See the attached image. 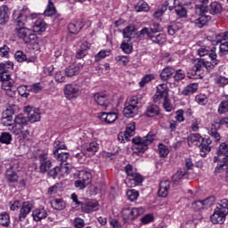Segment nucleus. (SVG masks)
<instances>
[{
    "label": "nucleus",
    "mask_w": 228,
    "mask_h": 228,
    "mask_svg": "<svg viewBox=\"0 0 228 228\" xmlns=\"http://www.w3.org/2000/svg\"><path fill=\"white\" fill-rule=\"evenodd\" d=\"M209 0H200V4L195 5V13L191 17V22L196 28H204L211 20V15L208 14V4Z\"/></svg>",
    "instance_id": "1"
},
{
    "label": "nucleus",
    "mask_w": 228,
    "mask_h": 228,
    "mask_svg": "<svg viewBox=\"0 0 228 228\" xmlns=\"http://www.w3.org/2000/svg\"><path fill=\"white\" fill-rule=\"evenodd\" d=\"M187 143L189 147H200V156L204 157L208 152L211 151V139H204L200 134H191L187 138Z\"/></svg>",
    "instance_id": "2"
},
{
    "label": "nucleus",
    "mask_w": 228,
    "mask_h": 228,
    "mask_svg": "<svg viewBox=\"0 0 228 228\" xmlns=\"http://www.w3.org/2000/svg\"><path fill=\"white\" fill-rule=\"evenodd\" d=\"M154 138H156V134H152V132H149L148 134L144 137H134L132 139L134 143L132 149L135 154H140V152L143 153L145 151L149 149V145L154 142Z\"/></svg>",
    "instance_id": "3"
},
{
    "label": "nucleus",
    "mask_w": 228,
    "mask_h": 228,
    "mask_svg": "<svg viewBox=\"0 0 228 228\" xmlns=\"http://www.w3.org/2000/svg\"><path fill=\"white\" fill-rule=\"evenodd\" d=\"M209 60L208 58L196 59L194 61V69L200 71V69L206 67L208 70L215 69L216 65L220 63V60L216 59V53H212L209 54Z\"/></svg>",
    "instance_id": "4"
},
{
    "label": "nucleus",
    "mask_w": 228,
    "mask_h": 228,
    "mask_svg": "<svg viewBox=\"0 0 228 228\" xmlns=\"http://www.w3.org/2000/svg\"><path fill=\"white\" fill-rule=\"evenodd\" d=\"M14 31L17 37H20V40H23L27 45H33V44H37V34L33 33V30L26 27H22L15 28Z\"/></svg>",
    "instance_id": "5"
},
{
    "label": "nucleus",
    "mask_w": 228,
    "mask_h": 228,
    "mask_svg": "<svg viewBox=\"0 0 228 228\" xmlns=\"http://www.w3.org/2000/svg\"><path fill=\"white\" fill-rule=\"evenodd\" d=\"M14 31L17 37H20V40H23L27 45H33V44H37V34L33 33V30L26 27H22L15 28Z\"/></svg>",
    "instance_id": "6"
},
{
    "label": "nucleus",
    "mask_w": 228,
    "mask_h": 228,
    "mask_svg": "<svg viewBox=\"0 0 228 228\" xmlns=\"http://www.w3.org/2000/svg\"><path fill=\"white\" fill-rule=\"evenodd\" d=\"M217 156H224L223 161H221L215 169V174H222L225 170V167H228V143L222 142L217 149Z\"/></svg>",
    "instance_id": "7"
},
{
    "label": "nucleus",
    "mask_w": 228,
    "mask_h": 228,
    "mask_svg": "<svg viewBox=\"0 0 228 228\" xmlns=\"http://www.w3.org/2000/svg\"><path fill=\"white\" fill-rule=\"evenodd\" d=\"M28 122L29 120L28 118L22 114L15 116L13 119V126L11 127V133L16 135L20 134V133H22V129L28 126Z\"/></svg>",
    "instance_id": "8"
},
{
    "label": "nucleus",
    "mask_w": 228,
    "mask_h": 228,
    "mask_svg": "<svg viewBox=\"0 0 228 228\" xmlns=\"http://www.w3.org/2000/svg\"><path fill=\"white\" fill-rule=\"evenodd\" d=\"M145 209L143 208H125L121 211L123 219L126 222H129V220L132 222L134 218L143 215Z\"/></svg>",
    "instance_id": "9"
},
{
    "label": "nucleus",
    "mask_w": 228,
    "mask_h": 228,
    "mask_svg": "<svg viewBox=\"0 0 228 228\" xmlns=\"http://www.w3.org/2000/svg\"><path fill=\"white\" fill-rule=\"evenodd\" d=\"M28 9H23L20 12H13L12 19L14 21L15 29H19V28H26V22H28Z\"/></svg>",
    "instance_id": "10"
},
{
    "label": "nucleus",
    "mask_w": 228,
    "mask_h": 228,
    "mask_svg": "<svg viewBox=\"0 0 228 228\" xmlns=\"http://www.w3.org/2000/svg\"><path fill=\"white\" fill-rule=\"evenodd\" d=\"M37 159L39 161V172L41 174H45L53 167V162L49 159L47 152H43L37 155Z\"/></svg>",
    "instance_id": "11"
},
{
    "label": "nucleus",
    "mask_w": 228,
    "mask_h": 228,
    "mask_svg": "<svg viewBox=\"0 0 228 228\" xmlns=\"http://www.w3.org/2000/svg\"><path fill=\"white\" fill-rule=\"evenodd\" d=\"M138 100L136 98H131L130 102L125 105L123 114L126 118H133V117L138 115Z\"/></svg>",
    "instance_id": "12"
},
{
    "label": "nucleus",
    "mask_w": 228,
    "mask_h": 228,
    "mask_svg": "<svg viewBox=\"0 0 228 228\" xmlns=\"http://www.w3.org/2000/svg\"><path fill=\"white\" fill-rule=\"evenodd\" d=\"M24 112L27 113V118L28 122H31V124H35V122H40V118H42V113L40 112V109L38 108L26 106L24 108Z\"/></svg>",
    "instance_id": "13"
},
{
    "label": "nucleus",
    "mask_w": 228,
    "mask_h": 228,
    "mask_svg": "<svg viewBox=\"0 0 228 228\" xmlns=\"http://www.w3.org/2000/svg\"><path fill=\"white\" fill-rule=\"evenodd\" d=\"M1 119V124H3L5 127H8L9 131H12V127H13V118L12 115H15V110L13 108L9 107L4 112V116Z\"/></svg>",
    "instance_id": "14"
},
{
    "label": "nucleus",
    "mask_w": 228,
    "mask_h": 228,
    "mask_svg": "<svg viewBox=\"0 0 228 228\" xmlns=\"http://www.w3.org/2000/svg\"><path fill=\"white\" fill-rule=\"evenodd\" d=\"M82 213H94V211H99V201L95 200H87L82 203Z\"/></svg>",
    "instance_id": "15"
},
{
    "label": "nucleus",
    "mask_w": 228,
    "mask_h": 228,
    "mask_svg": "<svg viewBox=\"0 0 228 228\" xmlns=\"http://www.w3.org/2000/svg\"><path fill=\"white\" fill-rule=\"evenodd\" d=\"M94 101L99 106H102L104 110L110 106V101L108 100V95L102 93H96L94 94Z\"/></svg>",
    "instance_id": "16"
},
{
    "label": "nucleus",
    "mask_w": 228,
    "mask_h": 228,
    "mask_svg": "<svg viewBox=\"0 0 228 228\" xmlns=\"http://www.w3.org/2000/svg\"><path fill=\"white\" fill-rule=\"evenodd\" d=\"M31 209H33V204L29 203V201H25L22 203L19 214L20 222H24L26 220V216L31 213Z\"/></svg>",
    "instance_id": "17"
},
{
    "label": "nucleus",
    "mask_w": 228,
    "mask_h": 228,
    "mask_svg": "<svg viewBox=\"0 0 228 228\" xmlns=\"http://www.w3.org/2000/svg\"><path fill=\"white\" fill-rule=\"evenodd\" d=\"M79 86L68 84L65 86L64 94L67 99H74L76 95H79Z\"/></svg>",
    "instance_id": "18"
},
{
    "label": "nucleus",
    "mask_w": 228,
    "mask_h": 228,
    "mask_svg": "<svg viewBox=\"0 0 228 228\" xmlns=\"http://www.w3.org/2000/svg\"><path fill=\"white\" fill-rule=\"evenodd\" d=\"M69 167H67V164L65 166L63 164L57 166L51 169L47 175L48 177H53V179H56L58 177L59 174H69V170H67Z\"/></svg>",
    "instance_id": "19"
},
{
    "label": "nucleus",
    "mask_w": 228,
    "mask_h": 228,
    "mask_svg": "<svg viewBox=\"0 0 228 228\" xmlns=\"http://www.w3.org/2000/svg\"><path fill=\"white\" fill-rule=\"evenodd\" d=\"M84 65L83 63L79 62L77 64L74 63L69 65L68 68L65 69L66 76L68 77H72V76H77L81 69H83Z\"/></svg>",
    "instance_id": "20"
},
{
    "label": "nucleus",
    "mask_w": 228,
    "mask_h": 228,
    "mask_svg": "<svg viewBox=\"0 0 228 228\" xmlns=\"http://www.w3.org/2000/svg\"><path fill=\"white\" fill-rule=\"evenodd\" d=\"M143 183V177L137 173H134L130 178L126 180V184L129 188H134V186H138V184H142Z\"/></svg>",
    "instance_id": "21"
},
{
    "label": "nucleus",
    "mask_w": 228,
    "mask_h": 228,
    "mask_svg": "<svg viewBox=\"0 0 228 228\" xmlns=\"http://www.w3.org/2000/svg\"><path fill=\"white\" fill-rule=\"evenodd\" d=\"M224 10V7L222 6V4L220 2L214 1L210 3L209 6L208 7V15H220L222 14V12Z\"/></svg>",
    "instance_id": "22"
},
{
    "label": "nucleus",
    "mask_w": 228,
    "mask_h": 228,
    "mask_svg": "<svg viewBox=\"0 0 228 228\" xmlns=\"http://www.w3.org/2000/svg\"><path fill=\"white\" fill-rule=\"evenodd\" d=\"M53 158H55L57 160L60 161V165H63L65 167H68L67 170L69 172L70 170V166L69 163H67V159H69V152H60V153H57V151H53Z\"/></svg>",
    "instance_id": "23"
},
{
    "label": "nucleus",
    "mask_w": 228,
    "mask_h": 228,
    "mask_svg": "<svg viewBox=\"0 0 228 228\" xmlns=\"http://www.w3.org/2000/svg\"><path fill=\"white\" fill-rule=\"evenodd\" d=\"M14 58L19 63H22V61H27V63H35V61H37V57L28 58L22 51H17L14 54Z\"/></svg>",
    "instance_id": "24"
},
{
    "label": "nucleus",
    "mask_w": 228,
    "mask_h": 228,
    "mask_svg": "<svg viewBox=\"0 0 228 228\" xmlns=\"http://www.w3.org/2000/svg\"><path fill=\"white\" fill-rule=\"evenodd\" d=\"M168 2L174 3L175 12L180 19H184L188 15V11L183 5H179V0H168Z\"/></svg>",
    "instance_id": "25"
},
{
    "label": "nucleus",
    "mask_w": 228,
    "mask_h": 228,
    "mask_svg": "<svg viewBox=\"0 0 228 228\" xmlns=\"http://www.w3.org/2000/svg\"><path fill=\"white\" fill-rule=\"evenodd\" d=\"M138 28L136 27L130 25L127 26L126 28L123 29V37L131 40L135 37H138Z\"/></svg>",
    "instance_id": "26"
},
{
    "label": "nucleus",
    "mask_w": 228,
    "mask_h": 228,
    "mask_svg": "<svg viewBox=\"0 0 228 228\" xmlns=\"http://www.w3.org/2000/svg\"><path fill=\"white\" fill-rule=\"evenodd\" d=\"M47 29V24L45 21L42 19H38L35 21L33 26V31L35 33H37V35H42Z\"/></svg>",
    "instance_id": "27"
},
{
    "label": "nucleus",
    "mask_w": 228,
    "mask_h": 228,
    "mask_svg": "<svg viewBox=\"0 0 228 228\" xmlns=\"http://www.w3.org/2000/svg\"><path fill=\"white\" fill-rule=\"evenodd\" d=\"M168 190H170V181L165 180L160 182L159 189V197H167L168 196Z\"/></svg>",
    "instance_id": "28"
},
{
    "label": "nucleus",
    "mask_w": 228,
    "mask_h": 228,
    "mask_svg": "<svg viewBox=\"0 0 228 228\" xmlns=\"http://www.w3.org/2000/svg\"><path fill=\"white\" fill-rule=\"evenodd\" d=\"M117 118H118V115L115 112H102L100 117V120H102V122H106V124H113Z\"/></svg>",
    "instance_id": "29"
},
{
    "label": "nucleus",
    "mask_w": 228,
    "mask_h": 228,
    "mask_svg": "<svg viewBox=\"0 0 228 228\" xmlns=\"http://www.w3.org/2000/svg\"><path fill=\"white\" fill-rule=\"evenodd\" d=\"M225 216L226 215H224V213L219 212V210L215 209L214 214L210 216V220L213 224H224L225 222Z\"/></svg>",
    "instance_id": "30"
},
{
    "label": "nucleus",
    "mask_w": 228,
    "mask_h": 228,
    "mask_svg": "<svg viewBox=\"0 0 228 228\" xmlns=\"http://www.w3.org/2000/svg\"><path fill=\"white\" fill-rule=\"evenodd\" d=\"M32 216L35 222H40L41 220L47 218V211H45V208H37L33 210Z\"/></svg>",
    "instance_id": "31"
},
{
    "label": "nucleus",
    "mask_w": 228,
    "mask_h": 228,
    "mask_svg": "<svg viewBox=\"0 0 228 228\" xmlns=\"http://www.w3.org/2000/svg\"><path fill=\"white\" fill-rule=\"evenodd\" d=\"M9 8L6 5H4L0 9V26H3L10 20V15L8 14Z\"/></svg>",
    "instance_id": "32"
},
{
    "label": "nucleus",
    "mask_w": 228,
    "mask_h": 228,
    "mask_svg": "<svg viewBox=\"0 0 228 228\" xmlns=\"http://www.w3.org/2000/svg\"><path fill=\"white\" fill-rule=\"evenodd\" d=\"M68 29L71 35H77L83 29V23L81 21L71 22L68 25Z\"/></svg>",
    "instance_id": "33"
},
{
    "label": "nucleus",
    "mask_w": 228,
    "mask_h": 228,
    "mask_svg": "<svg viewBox=\"0 0 228 228\" xmlns=\"http://www.w3.org/2000/svg\"><path fill=\"white\" fill-rule=\"evenodd\" d=\"M51 206L55 211H63V208L67 207V204L61 199H55L51 201Z\"/></svg>",
    "instance_id": "34"
},
{
    "label": "nucleus",
    "mask_w": 228,
    "mask_h": 228,
    "mask_svg": "<svg viewBox=\"0 0 228 228\" xmlns=\"http://www.w3.org/2000/svg\"><path fill=\"white\" fill-rule=\"evenodd\" d=\"M174 72H175V69L172 67H167L165 68L162 72L160 73V79L162 81H168L172 76H174Z\"/></svg>",
    "instance_id": "35"
},
{
    "label": "nucleus",
    "mask_w": 228,
    "mask_h": 228,
    "mask_svg": "<svg viewBox=\"0 0 228 228\" xmlns=\"http://www.w3.org/2000/svg\"><path fill=\"white\" fill-rule=\"evenodd\" d=\"M78 179L88 186V184L92 183V173L86 170H82L78 173Z\"/></svg>",
    "instance_id": "36"
},
{
    "label": "nucleus",
    "mask_w": 228,
    "mask_h": 228,
    "mask_svg": "<svg viewBox=\"0 0 228 228\" xmlns=\"http://www.w3.org/2000/svg\"><path fill=\"white\" fill-rule=\"evenodd\" d=\"M5 177L9 183H17V181H19V175L15 171H13V167H11L6 170Z\"/></svg>",
    "instance_id": "37"
},
{
    "label": "nucleus",
    "mask_w": 228,
    "mask_h": 228,
    "mask_svg": "<svg viewBox=\"0 0 228 228\" xmlns=\"http://www.w3.org/2000/svg\"><path fill=\"white\" fill-rule=\"evenodd\" d=\"M146 117H156L159 115V107L156 104L149 105L145 111Z\"/></svg>",
    "instance_id": "38"
},
{
    "label": "nucleus",
    "mask_w": 228,
    "mask_h": 228,
    "mask_svg": "<svg viewBox=\"0 0 228 228\" xmlns=\"http://www.w3.org/2000/svg\"><path fill=\"white\" fill-rule=\"evenodd\" d=\"M97 151H99V143L94 142H91L88 147L86 149V156H88V158H90V156H94V154H95V152H97Z\"/></svg>",
    "instance_id": "39"
},
{
    "label": "nucleus",
    "mask_w": 228,
    "mask_h": 228,
    "mask_svg": "<svg viewBox=\"0 0 228 228\" xmlns=\"http://www.w3.org/2000/svg\"><path fill=\"white\" fill-rule=\"evenodd\" d=\"M216 210L219 211L220 213H223V215H228V200H222L220 203L217 204V207L216 208Z\"/></svg>",
    "instance_id": "40"
},
{
    "label": "nucleus",
    "mask_w": 228,
    "mask_h": 228,
    "mask_svg": "<svg viewBox=\"0 0 228 228\" xmlns=\"http://www.w3.org/2000/svg\"><path fill=\"white\" fill-rule=\"evenodd\" d=\"M150 40H151V42H153L154 44H165V42L167 41V37L165 36V34H151V37H150Z\"/></svg>",
    "instance_id": "41"
},
{
    "label": "nucleus",
    "mask_w": 228,
    "mask_h": 228,
    "mask_svg": "<svg viewBox=\"0 0 228 228\" xmlns=\"http://www.w3.org/2000/svg\"><path fill=\"white\" fill-rule=\"evenodd\" d=\"M215 51H216V47H212V49L209 51L208 49H206L205 47H200L198 50V54L199 56H200L201 58H208V61L209 60V54H213V53H216Z\"/></svg>",
    "instance_id": "42"
},
{
    "label": "nucleus",
    "mask_w": 228,
    "mask_h": 228,
    "mask_svg": "<svg viewBox=\"0 0 228 228\" xmlns=\"http://www.w3.org/2000/svg\"><path fill=\"white\" fill-rule=\"evenodd\" d=\"M199 90V85L197 84H190L187 86L183 91V95H191V94H195Z\"/></svg>",
    "instance_id": "43"
},
{
    "label": "nucleus",
    "mask_w": 228,
    "mask_h": 228,
    "mask_svg": "<svg viewBox=\"0 0 228 228\" xmlns=\"http://www.w3.org/2000/svg\"><path fill=\"white\" fill-rule=\"evenodd\" d=\"M152 35H154L152 32V28H149L147 27H144L141 31L137 32L138 38H143V37H147L151 39Z\"/></svg>",
    "instance_id": "44"
},
{
    "label": "nucleus",
    "mask_w": 228,
    "mask_h": 228,
    "mask_svg": "<svg viewBox=\"0 0 228 228\" xmlns=\"http://www.w3.org/2000/svg\"><path fill=\"white\" fill-rule=\"evenodd\" d=\"M135 133L136 125L134 124V122L128 124L125 131V134L127 136V138L129 139L131 138V136H134Z\"/></svg>",
    "instance_id": "45"
},
{
    "label": "nucleus",
    "mask_w": 228,
    "mask_h": 228,
    "mask_svg": "<svg viewBox=\"0 0 228 228\" xmlns=\"http://www.w3.org/2000/svg\"><path fill=\"white\" fill-rule=\"evenodd\" d=\"M217 111L220 115H223V113H228V94L225 95V100L220 102Z\"/></svg>",
    "instance_id": "46"
},
{
    "label": "nucleus",
    "mask_w": 228,
    "mask_h": 228,
    "mask_svg": "<svg viewBox=\"0 0 228 228\" xmlns=\"http://www.w3.org/2000/svg\"><path fill=\"white\" fill-rule=\"evenodd\" d=\"M56 13V8L54 7V4L52 0L48 1V5L45 11V15L46 17H51Z\"/></svg>",
    "instance_id": "47"
},
{
    "label": "nucleus",
    "mask_w": 228,
    "mask_h": 228,
    "mask_svg": "<svg viewBox=\"0 0 228 228\" xmlns=\"http://www.w3.org/2000/svg\"><path fill=\"white\" fill-rule=\"evenodd\" d=\"M126 197L128 198V200H131V202H134V200H137L138 197H140V193L138 192V191L131 189L126 191Z\"/></svg>",
    "instance_id": "48"
},
{
    "label": "nucleus",
    "mask_w": 228,
    "mask_h": 228,
    "mask_svg": "<svg viewBox=\"0 0 228 228\" xmlns=\"http://www.w3.org/2000/svg\"><path fill=\"white\" fill-rule=\"evenodd\" d=\"M168 4H169V2L168 1H166L164 3V4L162 5L161 9L156 11L154 13H153V17L155 19H159V17H163V13H165L167 12V8H168Z\"/></svg>",
    "instance_id": "49"
},
{
    "label": "nucleus",
    "mask_w": 228,
    "mask_h": 228,
    "mask_svg": "<svg viewBox=\"0 0 228 228\" xmlns=\"http://www.w3.org/2000/svg\"><path fill=\"white\" fill-rule=\"evenodd\" d=\"M181 28V23H172L171 25L167 26V33L171 37H174L179 28Z\"/></svg>",
    "instance_id": "50"
},
{
    "label": "nucleus",
    "mask_w": 228,
    "mask_h": 228,
    "mask_svg": "<svg viewBox=\"0 0 228 228\" xmlns=\"http://www.w3.org/2000/svg\"><path fill=\"white\" fill-rule=\"evenodd\" d=\"M0 225L3 227H8V225H10V215L6 212L0 215Z\"/></svg>",
    "instance_id": "51"
},
{
    "label": "nucleus",
    "mask_w": 228,
    "mask_h": 228,
    "mask_svg": "<svg viewBox=\"0 0 228 228\" xmlns=\"http://www.w3.org/2000/svg\"><path fill=\"white\" fill-rule=\"evenodd\" d=\"M12 142V134L8 132H3L0 135V143H5L6 145H10Z\"/></svg>",
    "instance_id": "52"
},
{
    "label": "nucleus",
    "mask_w": 228,
    "mask_h": 228,
    "mask_svg": "<svg viewBox=\"0 0 228 228\" xmlns=\"http://www.w3.org/2000/svg\"><path fill=\"white\" fill-rule=\"evenodd\" d=\"M67 149V145L65 143L60 142V141H55L53 142V152L60 153L61 151H65Z\"/></svg>",
    "instance_id": "53"
},
{
    "label": "nucleus",
    "mask_w": 228,
    "mask_h": 228,
    "mask_svg": "<svg viewBox=\"0 0 228 228\" xmlns=\"http://www.w3.org/2000/svg\"><path fill=\"white\" fill-rule=\"evenodd\" d=\"M136 12H149V4L144 1H139L135 6Z\"/></svg>",
    "instance_id": "54"
},
{
    "label": "nucleus",
    "mask_w": 228,
    "mask_h": 228,
    "mask_svg": "<svg viewBox=\"0 0 228 228\" xmlns=\"http://www.w3.org/2000/svg\"><path fill=\"white\" fill-rule=\"evenodd\" d=\"M115 61L119 65L126 66V65H127V63H129V57L128 56H124V55H118V56L115 57Z\"/></svg>",
    "instance_id": "55"
},
{
    "label": "nucleus",
    "mask_w": 228,
    "mask_h": 228,
    "mask_svg": "<svg viewBox=\"0 0 228 228\" xmlns=\"http://www.w3.org/2000/svg\"><path fill=\"white\" fill-rule=\"evenodd\" d=\"M159 154L160 158H167V156H168V148L165 144L159 143Z\"/></svg>",
    "instance_id": "56"
},
{
    "label": "nucleus",
    "mask_w": 228,
    "mask_h": 228,
    "mask_svg": "<svg viewBox=\"0 0 228 228\" xmlns=\"http://www.w3.org/2000/svg\"><path fill=\"white\" fill-rule=\"evenodd\" d=\"M152 79H154V75H145L139 82V86H141V88H143V86H145V85H147L148 83H151Z\"/></svg>",
    "instance_id": "57"
},
{
    "label": "nucleus",
    "mask_w": 228,
    "mask_h": 228,
    "mask_svg": "<svg viewBox=\"0 0 228 228\" xmlns=\"http://www.w3.org/2000/svg\"><path fill=\"white\" fill-rule=\"evenodd\" d=\"M65 79H67V73L64 71H57L55 73V80L58 83H64Z\"/></svg>",
    "instance_id": "58"
},
{
    "label": "nucleus",
    "mask_w": 228,
    "mask_h": 228,
    "mask_svg": "<svg viewBox=\"0 0 228 228\" xmlns=\"http://www.w3.org/2000/svg\"><path fill=\"white\" fill-rule=\"evenodd\" d=\"M41 90H44V86H42L40 83L33 84L28 88V92H32V94H40Z\"/></svg>",
    "instance_id": "59"
},
{
    "label": "nucleus",
    "mask_w": 228,
    "mask_h": 228,
    "mask_svg": "<svg viewBox=\"0 0 228 228\" xmlns=\"http://www.w3.org/2000/svg\"><path fill=\"white\" fill-rule=\"evenodd\" d=\"M157 92L160 93L162 95L168 97V86L167 84H160L157 86Z\"/></svg>",
    "instance_id": "60"
},
{
    "label": "nucleus",
    "mask_w": 228,
    "mask_h": 228,
    "mask_svg": "<svg viewBox=\"0 0 228 228\" xmlns=\"http://www.w3.org/2000/svg\"><path fill=\"white\" fill-rule=\"evenodd\" d=\"M186 174L185 170H178L176 172V174H175L172 177V181L175 183H179L181 181V179H183V177L184 176V175Z\"/></svg>",
    "instance_id": "61"
},
{
    "label": "nucleus",
    "mask_w": 228,
    "mask_h": 228,
    "mask_svg": "<svg viewBox=\"0 0 228 228\" xmlns=\"http://www.w3.org/2000/svg\"><path fill=\"white\" fill-rule=\"evenodd\" d=\"M122 51H124L126 53V54H131L132 51H133V46L131 45H129V43H126V41H124L121 45H120Z\"/></svg>",
    "instance_id": "62"
},
{
    "label": "nucleus",
    "mask_w": 228,
    "mask_h": 228,
    "mask_svg": "<svg viewBox=\"0 0 228 228\" xmlns=\"http://www.w3.org/2000/svg\"><path fill=\"white\" fill-rule=\"evenodd\" d=\"M184 77H186V74L183 69H178L175 71L174 76L175 81H181L182 79H184Z\"/></svg>",
    "instance_id": "63"
},
{
    "label": "nucleus",
    "mask_w": 228,
    "mask_h": 228,
    "mask_svg": "<svg viewBox=\"0 0 228 228\" xmlns=\"http://www.w3.org/2000/svg\"><path fill=\"white\" fill-rule=\"evenodd\" d=\"M216 83L218 85V86H225V85H228V78L224 77H219L216 79Z\"/></svg>",
    "instance_id": "64"
}]
</instances>
